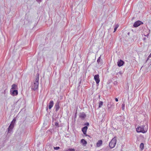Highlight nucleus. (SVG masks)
Instances as JSON below:
<instances>
[{"mask_svg": "<svg viewBox=\"0 0 151 151\" xmlns=\"http://www.w3.org/2000/svg\"><path fill=\"white\" fill-rule=\"evenodd\" d=\"M63 151H75V150L73 148H68L67 149L64 150Z\"/></svg>", "mask_w": 151, "mask_h": 151, "instance_id": "nucleus-16", "label": "nucleus"}, {"mask_svg": "<svg viewBox=\"0 0 151 151\" xmlns=\"http://www.w3.org/2000/svg\"><path fill=\"white\" fill-rule=\"evenodd\" d=\"M117 63L118 66H122L123 65L124 62L123 60H120L118 61Z\"/></svg>", "mask_w": 151, "mask_h": 151, "instance_id": "nucleus-8", "label": "nucleus"}, {"mask_svg": "<svg viewBox=\"0 0 151 151\" xmlns=\"http://www.w3.org/2000/svg\"><path fill=\"white\" fill-rule=\"evenodd\" d=\"M119 25L118 24H116V26H115V27L114 28V32L115 31H116L117 28L119 27Z\"/></svg>", "mask_w": 151, "mask_h": 151, "instance_id": "nucleus-18", "label": "nucleus"}, {"mask_svg": "<svg viewBox=\"0 0 151 151\" xmlns=\"http://www.w3.org/2000/svg\"><path fill=\"white\" fill-rule=\"evenodd\" d=\"M147 36H148L149 35V34H147Z\"/></svg>", "mask_w": 151, "mask_h": 151, "instance_id": "nucleus-30", "label": "nucleus"}, {"mask_svg": "<svg viewBox=\"0 0 151 151\" xmlns=\"http://www.w3.org/2000/svg\"><path fill=\"white\" fill-rule=\"evenodd\" d=\"M11 92L12 95L14 96H17L18 94V91L17 90H13L12 92V91Z\"/></svg>", "mask_w": 151, "mask_h": 151, "instance_id": "nucleus-11", "label": "nucleus"}, {"mask_svg": "<svg viewBox=\"0 0 151 151\" xmlns=\"http://www.w3.org/2000/svg\"><path fill=\"white\" fill-rule=\"evenodd\" d=\"M143 24V22H142L141 21L138 20L133 25V26L135 27H137L139 26L140 25L142 24Z\"/></svg>", "mask_w": 151, "mask_h": 151, "instance_id": "nucleus-5", "label": "nucleus"}, {"mask_svg": "<svg viewBox=\"0 0 151 151\" xmlns=\"http://www.w3.org/2000/svg\"><path fill=\"white\" fill-rule=\"evenodd\" d=\"M99 77V75H95L94 76V79L97 84H99L100 81Z\"/></svg>", "mask_w": 151, "mask_h": 151, "instance_id": "nucleus-6", "label": "nucleus"}, {"mask_svg": "<svg viewBox=\"0 0 151 151\" xmlns=\"http://www.w3.org/2000/svg\"><path fill=\"white\" fill-rule=\"evenodd\" d=\"M144 145L143 143H141L140 145V148L141 150H142L144 149Z\"/></svg>", "mask_w": 151, "mask_h": 151, "instance_id": "nucleus-17", "label": "nucleus"}, {"mask_svg": "<svg viewBox=\"0 0 151 151\" xmlns=\"http://www.w3.org/2000/svg\"><path fill=\"white\" fill-rule=\"evenodd\" d=\"M16 120L14 119L9 125L8 129V132L11 131L14 127V123H15Z\"/></svg>", "mask_w": 151, "mask_h": 151, "instance_id": "nucleus-4", "label": "nucleus"}, {"mask_svg": "<svg viewBox=\"0 0 151 151\" xmlns=\"http://www.w3.org/2000/svg\"><path fill=\"white\" fill-rule=\"evenodd\" d=\"M88 129V127L87 126H85L83 127L82 129V131L83 132L84 134L86 136H88V135L86 134V132Z\"/></svg>", "mask_w": 151, "mask_h": 151, "instance_id": "nucleus-7", "label": "nucleus"}, {"mask_svg": "<svg viewBox=\"0 0 151 151\" xmlns=\"http://www.w3.org/2000/svg\"><path fill=\"white\" fill-rule=\"evenodd\" d=\"M115 100L116 101V102H117L118 101V99L117 98H115Z\"/></svg>", "mask_w": 151, "mask_h": 151, "instance_id": "nucleus-24", "label": "nucleus"}, {"mask_svg": "<svg viewBox=\"0 0 151 151\" xmlns=\"http://www.w3.org/2000/svg\"><path fill=\"white\" fill-rule=\"evenodd\" d=\"M17 86L16 84H14L12 86V88L10 89V92H11L12 91V89H17Z\"/></svg>", "mask_w": 151, "mask_h": 151, "instance_id": "nucleus-12", "label": "nucleus"}, {"mask_svg": "<svg viewBox=\"0 0 151 151\" xmlns=\"http://www.w3.org/2000/svg\"><path fill=\"white\" fill-rule=\"evenodd\" d=\"M103 104V102L102 101H100L99 102V108H100Z\"/></svg>", "mask_w": 151, "mask_h": 151, "instance_id": "nucleus-14", "label": "nucleus"}, {"mask_svg": "<svg viewBox=\"0 0 151 151\" xmlns=\"http://www.w3.org/2000/svg\"><path fill=\"white\" fill-rule=\"evenodd\" d=\"M54 148L55 150H58L60 148V147H54Z\"/></svg>", "mask_w": 151, "mask_h": 151, "instance_id": "nucleus-21", "label": "nucleus"}, {"mask_svg": "<svg viewBox=\"0 0 151 151\" xmlns=\"http://www.w3.org/2000/svg\"><path fill=\"white\" fill-rule=\"evenodd\" d=\"M100 60H101V56L99 57L98 58L97 62L98 63H99L100 62Z\"/></svg>", "mask_w": 151, "mask_h": 151, "instance_id": "nucleus-20", "label": "nucleus"}, {"mask_svg": "<svg viewBox=\"0 0 151 151\" xmlns=\"http://www.w3.org/2000/svg\"><path fill=\"white\" fill-rule=\"evenodd\" d=\"M39 3H40L41 2L42 0H36Z\"/></svg>", "mask_w": 151, "mask_h": 151, "instance_id": "nucleus-23", "label": "nucleus"}, {"mask_svg": "<svg viewBox=\"0 0 151 151\" xmlns=\"http://www.w3.org/2000/svg\"><path fill=\"white\" fill-rule=\"evenodd\" d=\"M143 39L144 40H145V38H144Z\"/></svg>", "mask_w": 151, "mask_h": 151, "instance_id": "nucleus-29", "label": "nucleus"}, {"mask_svg": "<svg viewBox=\"0 0 151 151\" xmlns=\"http://www.w3.org/2000/svg\"><path fill=\"white\" fill-rule=\"evenodd\" d=\"M122 109L123 110H124L125 109V104L124 103L122 104Z\"/></svg>", "mask_w": 151, "mask_h": 151, "instance_id": "nucleus-19", "label": "nucleus"}, {"mask_svg": "<svg viewBox=\"0 0 151 151\" xmlns=\"http://www.w3.org/2000/svg\"><path fill=\"white\" fill-rule=\"evenodd\" d=\"M86 125L87 126H89V123H87L86 124Z\"/></svg>", "mask_w": 151, "mask_h": 151, "instance_id": "nucleus-26", "label": "nucleus"}, {"mask_svg": "<svg viewBox=\"0 0 151 151\" xmlns=\"http://www.w3.org/2000/svg\"><path fill=\"white\" fill-rule=\"evenodd\" d=\"M151 57V53H150V54L148 56V58H150Z\"/></svg>", "mask_w": 151, "mask_h": 151, "instance_id": "nucleus-25", "label": "nucleus"}, {"mask_svg": "<svg viewBox=\"0 0 151 151\" xmlns=\"http://www.w3.org/2000/svg\"><path fill=\"white\" fill-rule=\"evenodd\" d=\"M88 136L89 137L91 138V137L90 136L88 135V136Z\"/></svg>", "mask_w": 151, "mask_h": 151, "instance_id": "nucleus-28", "label": "nucleus"}, {"mask_svg": "<svg viewBox=\"0 0 151 151\" xmlns=\"http://www.w3.org/2000/svg\"><path fill=\"white\" fill-rule=\"evenodd\" d=\"M54 104L53 101H50V103H49V108L50 109L53 106Z\"/></svg>", "mask_w": 151, "mask_h": 151, "instance_id": "nucleus-13", "label": "nucleus"}, {"mask_svg": "<svg viewBox=\"0 0 151 151\" xmlns=\"http://www.w3.org/2000/svg\"><path fill=\"white\" fill-rule=\"evenodd\" d=\"M86 115L85 114H83L81 115V117L82 118H84Z\"/></svg>", "mask_w": 151, "mask_h": 151, "instance_id": "nucleus-22", "label": "nucleus"}, {"mask_svg": "<svg viewBox=\"0 0 151 151\" xmlns=\"http://www.w3.org/2000/svg\"><path fill=\"white\" fill-rule=\"evenodd\" d=\"M107 106H108V108H110V107H109V104H108Z\"/></svg>", "mask_w": 151, "mask_h": 151, "instance_id": "nucleus-27", "label": "nucleus"}, {"mask_svg": "<svg viewBox=\"0 0 151 151\" xmlns=\"http://www.w3.org/2000/svg\"><path fill=\"white\" fill-rule=\"evenodd\" d=\"M37 76L36 78L35 81L32 86V88L34 90L37 89L38 88L39 74H37Z\"/></svg>", "mask_w": 151, "mask_h": 151, "instance_id": "nucleus-2", "label": "nucleus"}, {"mask_svg": "<svg viewBox=\"0 0 151 151\" xmlns=\"http://www.w3.org/2000/svg\"><path fill=\"white\" fill-rule=\"evenodd\" d=\"M116 137H115L112 139L109 144V146L111 148H114L116 145Z\"/></svg>", "mask_w": 151, "mask_h": 151, "instance_id": "nucleus-3", "label": "nucleus"}, {"mask_svg": "<svg viewBox=\"0 0 151 151\" xmlns=\"http://www.w3.org/2000/svg\"><path fill=\"white\" fill-rule=\"evenodd\" d=\"M147 128L144 125L139 126L136 129V131L137 132H142L143 133H146L147 132Z\"/></svg>", "mask_w": 151, "mask_h": 151, "instance_id": "nucleus-1", "label": "nucleus"}, {"mask_svg": "<svg viewBox=\"0 0 151 151\" xmlns=\"http://www.w3.org/2000/svg\"><path fill=\"white\" fill-rule=\"evenodd\" d=\"M55 107L56 108V111H57L59 110V108H60L59 104L58 103L56 104L55 105Z\"/></svg>", "mask_w": 151, "mask_h": 151, "instance_id": "nucleus-15", "label": "nucleus"}, {"mask_svg": "<svg viewBox=\"0 0 151 151\" xmlns=\"http://www.w3.org/2000/svg\"><path fill=\"white\" fill-rule=\"evenodd\" d=\"M102 141L101 140H99L96 143V147H99L101 146L102 144Z\"/></svg>", "mask_w": 151, "mask_h": 151, "instance_id": "nucleus-9", "label": "nucleus"}, {"mask_svg": "<svg viewBox=\"0 0 151 151\" xmlns=\"http://www.w3.org/2000/svg\"><path fill=\"white\" fill-rule=\"evenodd\" d=\"M81 143H82V145L84 146H86L87 144V142L83 139H81Z\"/></svg>", "mask_w": 151, "mask_h": 151, "instance_id": "nucleus-10", "label": "nucleus"}]
</instances>
